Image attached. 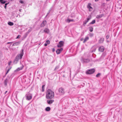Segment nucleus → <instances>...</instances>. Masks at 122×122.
<instances>
[{
	"label": "nucleus",
	"instance_id": "obj_10",
	"mask_svg": "<svg viewBox=\"0 0 122 122\" xmlns=\"http://www.w3.org/2000/svg\"><path fill=\"white\" fill-rule=\"evenodd\" d=\"M47 23L46 20H44L43 22L41 25V27H44L46 24Z\"/></svg>",
	"mask_w": 122,
	"mask_h": 122
},
{
	"label": "nucleus",
	"instance_id": "obj_16",
	"mask_svg": "<svg viewBox=\"0 0 122 122\" xmlns=\"http://www.w3.org/2000/svg\"><path fill=\"white\" fill-rule=\"evenodd\" d=\"M20 42H18L16 43H15L13 44L12 45V46H17L19 45L20 44Z\"/></svg>",
	"mask_w": 122,
	"mask_h": 122
},
{
	"label": "nucleus",
	"instance_id": "obj_18",
	"mask_svg": "<svg viewBox=\"0 0 122 122\" xmlns=\"http://www.w3.org/2000/svg\"><path fill=\"white\" fill-rule=\"evenodd\" d=\"M9 81V80L8 79H6L4 81V85L5 86H6L7 85V84L8 82Z\"/></svg>",
	"mask_w": 122,
	"mask_h": 122
},
{
	"label": "nucleus",
	"instance_id": "obj_42",
	"mask_svg": "<svg viewBox=\"0 0 122 122\" xmlns=\"http://www.w3.org/2000/svg\"><path fill=\"white\" fill-rule=\"evenodd\" d=\"M50 12V11H49V12L48 13H47V15H46V17L49 14Z\"/></svg>",
	"mask_w": 122,
	"mask_h": 122
},
{
	"label": "nucleus",
	"instance_id": "obj_35",
	"mask_svg": "<svg viewBox=\"0 0 122 122\" xmlns=\"http://www.w3.org/2000/svg\"><path fill=\"white\" fill-rule=\"evenodd\" d=\"M8 4V3H6V4H5V9H6V6H7V5Z\"/></svg>",
	"mask_w": 122,
	"mask_h": 122
},
{
	"label": "nucleus",
	"instance_id": "obj_43",
	"mask_svg": "<svg viewBox=\"0 0 122 122\" xmlns=\"http://www.w3.org/2000/svg\"><path fill=\"white\" fill-rule=\"evenodd\" d=\"M7 92V91H6L5 92L4 94H5Z\"/></svg>",
	"mask_w": 122,
	"mask_h": 122
},
{
	"label": "nucleus",
	"instance_id": "obj_32",
	"mask_svg": "<svg viewBox=\"0 0 122 122\" xmlns=\"http://www.w3.org/2000/svg\"><path fill=\"white\" fill-rule=\"evenodd\" d=\"M11 68H9L8 70L6 73V74L10 70V69Z\"/></svg>",
	"mask_w": 122,
	"mask_h": 122
},
{
	"label": "nucleus",
	"instance_id": "obj_33",
	"mask_svg": "<svg viewBox=\"0 0 122 122\" xmlns=\"http://www.w3.org/2000/svg\"><path fill=\"white\" fill-rule=\"evenodd\" d=\"M59 68V67L58 66H57L56 67L55 69V70H56L58 68Z\"/></svg>",
	"mask_w": 122,
	"mask_h": 122
},
{
	"label": "nucleus",
	"instance_id": "obj_29",
	"mask_svg": "<svg viewBox=\"0 0 122 122\" xmlns=\"http://www.w3.org/2000/svg\"><path fill=\"white\" fill-rule=\"evenodd\" d=\"M45 86V85H43L42 86V92H43L44 91V87Z\"/></svg>",
	"mask_w": 122,
	"mask_h": 122
},
{
	"label": "nucleus",
	"instance_id": "obj_11",
	"mask_svg": "<svg viewBox=\"0 0 122 122\" xmlns=\"http://www.w3.org/2000/svg\"><path fill=\"white\" fill-rule=\"evenodd\" d=\"M19 59V57L18 56H16L15 59L14 60V63L15 64H16L17 62H18V60Z\"/></svg>",
	"mask_w": 122,
	"mask_h": 122
},
{
	"label": "nucleus",
	"instance_id": "obj_34",
	"mask_svg": "<svg viewBox=\"0 0 122 122\" xmlns=\"http://www.w3.org/2000/svg\"><path fill=\"white\" fill-rule=\"evenodd\" d=\"M20 2L21 4H23L24 3V1H23L21 0H20Z\"/></svg>",
	"mask_w": 122,
	"mask_h": 122
},
{
	"label": "nucleus",
	"instance_id": "obj_27",
	"mask_svg": "<svg viewBox=\"0 0 122 122\" xmlns=\"http://www.w3.org/2000/svg\"><path fill=\"white\" fill-rule=\"evenodd\" d=\"M88 21L87 20H85L83 23V25L85 26V25H86V23L88 22Z\"/></svg>",
	"mask_w": 122,
	"mask_h": 122
},
{
	"label": "nucleus",
	"instance_id": "obj_30",
	"mask_svg": "<svg viewBox=\"0 0 122 122\" xmlns=\"http://www.w3.org/2000/svg\"><path fill=\"white\" fill-rule=\"evenodd\" d=\"M101 74L100 73H98L96 75V77H99L101 75Z\"/></svg>",
	"mask_w": 122,
	"mask_h": 122
},
{
	"label": "nucleus",
	"instance_id": "obj_4",
	"mask_svg": "<svg viewBox=\"0 0 122 122\" xmlns=\"http://www.w3.org/2000/svg\"><path fill=\"white\" fill-rule=\"evenodd\" d=\"M58 91L61 94H63L65 93L64 89L62 87L60 88L59 89Z\"/></svg>",
	"mask_w": 122,
	"mask_h": 122
},
{
	"label": "nucleus",
	"instance_id": "obj_19",
	"mask_svg": "<svg viewBox=\"0 0 122 122\" xmlns=\"http://www.w3.org/2000/svg\"><path fill=\"white\" fill-rule=\"evenodd\" d=\"M89 39V38L88 37H86L84 39V40L83 41V42L84 43H85L87 40H88Z\"/></svg>",
	"mask_w": 122,
	"mask_h": 122
},
{
	"label": "nucleus",
	"instance_id": "obj_15",
	"mask_svg": "<svg viewBox=\"0 0 122 122\" xmlns=\"http://www.w3.org/2000/svg\"><path fill=\"white\" fill-rule=\"evenodd\" d=\"M24 67V66L23 65H22V66L20 67H19L17 68L16 69V70L17 71H19L20 70H22Z\"/></svg>",
	"mask_w": 122,
	"mask_h": 122
},
{
	"label": "nucleus",
	"instance_id": "obj_6",
	"mask_svg": "<svg viewBox=\"0 0 122 122\" xmlns=\"http://www.w3.org/2000/svg\"><path fill=\"white\" fill-rule=\"evenodd\" d=\"M64 43V42L63 41H60L59 42V44L57 45V47H61L63 46Z\"/></svg>",
	"mask_w": 122,
	"mask_h": 122
},
{
	"label": "nucleus",
	"instance_id": "obj_38",
	"mask_svg": "<svg viewBox=\"0 0 122 122\" xmlns=\"http://www.w3.org/2000/svg\"><path fill=\"white\" fill-rule=\"evenodd\" d=\"M11 61H10L9 63H8V65H10L11 64Z\"/></svg>",
	"mask_w": 122,
	"mask_h": 122
},
{
	"label": "nucleus",
	"instance_id": "obj_1",
	"mask_svg": "<svg viewBox=\"0 0 122 122\" xmlns=\"http://www.w3.org/2000/svg\"><path fill=\"white\" fill-rule=\"evenodd\" d=\"M54 92L50 89L47 90L46 97L47 99H51L54 98Z\"/></svg>",
	"mask_w": 122,
	"mask_h": 122
},
{
	"label": "nucleus",
	"instance_id": "obj_8",
	"mask_svg": "<svg viewBox=\"0 0 122 122\" xmlns=\"http://www.w3.org/2000/svg\"><path fill=\"white\" fill-rule=\"evenodd\" d=\"M91 4L90 3H89L88 4L87 6V7L89 9V11H91L92 9V7L91 6Z\"/></svg>",
	"mask_w": 122,
	"mask_h": 122
},
{
	"label": "nucleus",
	"instance_id": "obj_31",
	"mask_svg": "<svg viewBox=\"0 0 122 122\" xmlns=\"http://www.w3.org/2000/svg\"><path fill=\"white\" fill-rule=\"evenodd\" d=\"M46 43L47 44H49L50 43V41H49L47 40L46 41Z\"/></svg>",
	"mask_w": 122,
	"mask_h": 122
},
{
	"label": "nucleus",
	"instance_id": "obj_12",
	"mask_svg": "<svg viewBox=\"0 0 122 122\" xmlns=\"http://www.w3.org/2000/svg\"><path fill=\"white\" fill-rule=\"evenodd\" d=\"M54 101V100H47V102L48 104H52Z\"/></svg>",
	"mask_w": 122,
	"mask_h": 122
},
{
	"label": "nucleus",
	"instance_id": "obj_24",
	"mask_svg": "<svg viewBox=\"0 0 122 122\" xmlns=\"http://www.w3.org/2000/svg\"><path fill=\"white\" fill-rule=\"evenodd\" d=\"M8 24L10 26H12L13 25V23L10 22H8Z\"/></svg>",
	"mask_w": 122,
	"mask_h": 122
},
{
	"label": "nucleus",
	"instance_id": "obj_14",
	"mask_svg": "<svg viewBox=\"0 0 122 122\" xmlns=\"http://www.w3.org/2000/svg\"><path fill=\"white\" fill-rule=\"evenodd\" d=\"M83 61L85 63H87L89 61V59H83Z\"/></svg>",
	"mask_w": 122,
	"mask_h": 122
},
{
	"label": "nucleus",
	"instance_id": "obj_5",
	"mask_svg": "<svg viewBox=\"0 0 122 122\" xmlns=\"http://www.w3.org/2000/svg\"><path fill=\"white\" fill-rule=\"evenodd\" d=\"M95 71L94 69L89 70L86 71V73L87 74H91L93 73Z\"/></svg>",
	"mask_w": 122,
	"mask_h": 122
},
{
	"label": "nucleus",
	"instance_id": "obj_21",
	"mask_svg": "<svg viewBox=\"0 0 122 122\" xmlns=\"http://www.w3.org/2000/svg\"><path fill=\"white\" fill-rule=\"evenodd\" d=\"M104 41V39L103 38H101L99 41V42L101 43H102Z\"/></svg>",
	"mask_w": 122,
	"mask_h": 122
},
{
	"label": "nucleus",
	"instance_id": "obj_41",
	"mask_svg": "<svg viewBox=\"0 0 122 122\" xmlns=\"http://www.w3.org/2000/svg\"><path fill=\"white\" fill-rule=\"evenodd\" d=\"M47 44H47L46 43L44 44V46H47Z\"/></svg>",
	"mask_w": 122,
	"mask_h": 122
},
{
	"label": "nucleus",
	"instance_id": "obj_26",
	"mask_svg": "<svg viewBox=\"0 0 122 122\" xmlns=\"http://www.w3.org/2000/svg\"><path fill=\"white\" fill-rule=\"evenodd\" d=\"M96 22V21L95 20H93L90 23V24H94Z\"/></svg>",
	"mask_w": 122,
	"mask_h": 122
},
{
	"label": "nucleus",
	"instance_id": "obj_17",
	"mask_svg": "<svg viewBox=\"0 0 122 122\" xmlns=\"http://www.w3.org/2000/svg\"><path fill=\"white\" fill-rule=\"evenodd\" d=\"M103 16V14H101L99 15H98L96 16V18H101Z\"/></svg>",
	"mask_w": 122,
	"mask_h": 122
},
{
	"label": "nucleus",
	"instance_id": "obj_45",
	"mask_svg": "<svg viewBox=\"0 0 122 122\" xmlns=\"http://www.w3.org/2000/svg\"><path fill=\"white\" fill-rule=\"evenodd\" d=\"M20 10V11H21L20 10Z\"/></svg>",
	"mask_w": 122,
	"mask_h": 122
},
{
	"label": "nucleus",
	"instance_id": "obj_25",
	"mask_svg": "<svg viewBox=\"0 0 122 122\" xmlns=\"http://www.w3.org/2000/svg\"><path fill=\"white\" fill-rule=\"evenodd\" d=\"M0 2L1 3L3 4H5L6 2L5 1H4L3 0H0Z\"/></svg>",
	"mask_w": 122,
	"mask_h": 122
},
{
	"label": "nucleus",
	"instance_id": "obj_39",
	"mask_svg": "<svg viewBox=\"0 0 122 122\" xmlns=\"http://www.w3.org/2000/svg\"><path fill=\"white\" fill-rule=\"evenodd\" d=\"M109 36L108 35H107L106 37V38L108 39L109 38Z\"/></svg>",
	"mask_w": 122,
	"mask_h": 122
},
{
	"label": "nucleus",
	"instance_id": "obj_36",
	"mask_svg": "<svg viewBox=\"0 0 122 122\" xmlns=\"http://www.w3.org/2000/svg\"><path fill=\"white\" fill-rule=\"evenodd\" d=\"M20 35H18L16 38V39L19 38H20Z\"/></svg>",
	"mask_w": 122,
	"mask_h": 122
},
{
	"label": "nucleus",
	"instance_id": "obj_44",
	"mask_svg": "<svg viewBox=\"0 0 122 122\" xmlns=\"http://www.w3.org/2000/svg\"><path fill=\"white\" fill-rule=\"evenodd\" d=\"M12 43V42H8V43H7V44H9V43Z\"/></svg>",
	"mask_w": 122,
	"mask_h": 122
},
{
	"label": "nucleus",
	"instance_id": "obj_23",
	"mask_svg": "<svg viewBox=\"0 0 122 122\" xmlns=\"http://www.w3.org/2000/svg\"><path fill=\"white\" fill-rule=\"evenodd\" d=\"M89 31H90L91 32H92L93 31V28L92 27H89Z\"/></svg>",
	"mask_w": 122,
	"mask_h": 122
},
{
	"label": "nucleus",
	"instance_id": "obj_37",
	"mask_svg": "<svg viewBox=\"0 0 122 122\" xmlns=\"http://www.w3.org/2000/svg\"><path fill=\"white\" fill-rule=\"evenodd\" d=\"M93 36V34H91V33L90 34V35H89V36H91V37Z\"/></svg>",
	"mask_w": 122,
	"mask_h": 122
},
{
	"label": "nucleus",
	"instance_id": "obj_13",
	"mask_svg": "<svg viewBox=\"0 0 122 122\" xmlns=\"http://www.w3.org/2000/svg\"><path fill=\"white\" fill-rule=\"evenodd\" d=\"M44 31L46 33L48 34L49 32V30L48 29L46 28L44 30Z\"/></svg>",
	"mask_w": 122,
	"mask_h": 122
},
{
	"label": "nucleus",
	"instance_id": "obj_9",
	"mask_svg": "<svg viewBox=\"0 0 122 122\" xmlns=\"http://www.w3.org/2000/svg\"><path fill=\"white\" fill-rule=\"evenodd\" d=\"M104 49V47L102 46H100L99 48V50L101 52H102Z\"/></svg>",
	"mask_w": 122,
	"mask_h": 122
},
{
	"label": "nucleus",
	"instance_id": "obj_3",
	"mask_svg": "<svg viewBox=\"0 0 122 122\" xmlns=\"http://www.w3.org/2000/svg\"><path fill=\"white\" fill-rule=\"evenodd\" d=\"M23 50L22 49L21 50L20 53L18 54L16 56H18L19 57V59H21L22 58V57L23 55Z\"/></svg>",
	"mask_w": 122,
	"mask_h": 122
},
{
	"label": "nucleus",
	"instance_id": "obj_20",
	"mask_svg": "<svg viewBox=\"0 0 122 122\" xmlns=\"http://www.w3.org/2000/svg\"><path fill=\"white\" fill-rule=\"evenodd\" d=\"M71 21H74V20L73 19L70 20L69 19H68L66 20V22L69 23Z\"/></svg>",
	"mask_w": 122,
	"mask_h": 122
},
{
	"label": "nucleus",
	"instance_id": "obj_40",
	"mask_svg": "<svg viewBox=\"0 0 122 122\" xmlns=\"http://www.w3.org/2000/svg\"><path fill=\"white\" fill-rule=\"evenodd\" d=\"M55 49L54 48H53L52 49V51L53 52H54L55 51Z\"/></svg>",
	"mask_w": 122,
	"mask_h": 122
},
{
	"label": "nucleus",
	"instance_id": "obj_7",
	"mask_svg": "<svg viewBox=\"0 0 122 122\" xmlns=\"http://www.w3.org/2000/svg\"><path fill=\"white\" fill-rule=\"evenodd\" d=\"M63 48H61L60 49H58L56 51L57 54H59L63 50Z\"/></svg>",
	"mask_w": 122,
	"mask_h": 122
},
{
	"label": "nucleus",
	"instance_id": "obj_28",
	"mask_svg": "<svg viewBox=\"0 0 122 122\" xmlns=\"http://www.w3.org/2000/svg\"><path fill=\"white\" fill-rule=\"evenodd\" d=\"M91 18V16L89 15L88 16V18H87V20L88 21H89V20Z\"/></svg>",
	"mask_w": 122,
	"mask_h": 122
},
{
	"label": "nucleus",
	"instance_id": "obj_22",
	"mask_svg": "<svg viewBox=\"0 0 122 122\" xmlns=\"http://www.w3.org/2000/svg\"><path fill=\"white\" fill-rule=\"evenodd\" d=\"M45 109L46 111H49L50 110L51 108L50 107H48L46 108Z\"/></svg>",
	"mask_w": 122,
	"mask_h": 122
},
{
	"label": "nucleus",
	"instance_id": "obj_2",
	"mask_svg": "<svg viewBox=\"0 0 122 122\" xmlns=\"http://www.w3.org/2000/svg\"><path fill=\"white\" fill-rule=\"evenodd\" d=\"M26 99L28 100H29L32 98V96L31 94L29 92H28L25 95Z\"/></svg>",
	"mask_w": 122,
	"mask_h": 122
}]
</instances>
